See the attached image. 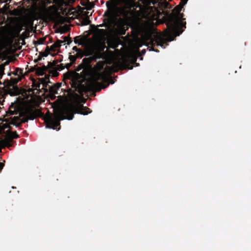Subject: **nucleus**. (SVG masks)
Segmentation results:
<instances>
[{
  "mask_svg": "<svg viewBox=\"0 0 251 251\" xmlns=\"http://www.w3.org/2000/svg\"><path fill=\"white\" fill-rule=\"evenodd\" d=\"M103 50V49L99 51H96L93 55L83 58L82 63L79 66V68L77 69V71L83 69L84 73L92 75L93 80L91 82L90 87L93 91L96 92L100 91L101 89H104L109 85L108 83L104 84L99 81L107 82L109 80H111V84L114 83L109 76L108 71L106 68H104L105 65L104 61L98 62L94 68L90 65L92 61H96L97 59L103 57L101 52Z\"/></svg>",
  "mask_w": 251,
  "mask_h": 251,
  "instance_id": "f257e3e1",
  "label": "nucleus"
},
{
  "mask_svg": "<svg viewBox=\"0 0 251 251\" xmlns=\"http://www.w3.org/2000/svg\"><path fill=\"white\" fill-rule=\"evenodd\" d=\"M73 99L75 104L67 106L63 109H59L55 112L53 117L48 118L46 120L47 128L57 129V127L60 126V121L64 119L72 120L75 113L86 115L90 113L89 109L81 104V103L85 102L84 99L77 94H75Z\"/></svg>",
  "mask_w": 251,
  "mask_h": 251,
  "instance_id": "f03ea898",
  "label": "nucleus"
},
{
  "mask_svg": "<svg viewBox=\"0 0 251 251\" xmlns=\"http://www.w3.org/2000/svg\"><path fill=\"white\" fill-rule=\"evenodd\" d=\"M169 31H167V35L169 36L173 34L176 36H179L183 31L180 29V26L185 27L180 20V17L178 15L172 20V21L168 23L167 25Z\"/></svg>",
  "mask_w": 251,
  "mask_h": 251,
  "instance_id": "7ed1b4c3",
  "label": "nucleus"
},
{
  "mask_svg": "<svg viewBox=\"0 0 251 251\" xmlns=\"http://www.w3.org/2000/svg\"><path fill=\"white\" fill-rule=\"evenodd\" d=\"M150 44L151 46V49L150 50L156 51H158L152 49L154 46H161L163 47L164 45L163 39L161 37L160 35L155 34L153 35V37H151L150 38Z\"/></svg>",
  "mask_w": 251,
  "mask_h": 251,
  "instance_id": "20e7f679",
  "label": "nucleus"
},
{
  "mask_svg": "<svg viewBox=\"0 0 251 251\" xmlns=\"http://www.w3.org/2000/svg\"><path fill=\"white\" fill-rule=\"evenodd\" d=\"M39 112L37 110L31 109H27L25 112L24 117L23 119V122H26L28 120H33L36 118L39 115Z\"/></svg>",
  "mask_w": 251,
  "mask_h": 251,
  "instance_id": "39448f33",
  "label": "nucleus"
},
{
  "mask_svg": "<svg viewBox=\"0 0 251 251\" xmlns=\"http://www.w3.org/2000/svg\"><path fill=\"white\" fill-rule=\"evenodd\" d=\"M63 40H57L50 47V50L52 51H55L56 49L59 48L61 46V44L65 42H67V45H70L72 42V40L68 37H63Z\"/></svg>",
  "mask_w": 251,
  "mask_h": 251,
  "instance_id": "423d86ee",
  "label": "nucleus"
},
{
  "mask_svg": "<svg viewBox=\"0 0 251 251\" xmlns=\"http://www.w3.org/2000/svg\"><path fill=\"white\" fill-rule=\"evenodd\" d=\"M95 51L93 50H89L84 52L81 49L77 51L75 54L76 58H81L83 56H91L95 53Z\"/></svg>",
  "mask_w": 251,
  "mask_h": 251,
  "instance_id": "0eeeda50",
  "label": "nucleus"
},
{
  "mask_svg": "<svg viewBox=\"0 0 251 251\" xmlns=\"http://www.w3.org/2000/svg\"><path fill=\"white\" fill-rule=\"evenodd\" d=\"M60 87V85L55 84L52 86L50 89V92L52 99H54L55 96V95L58 94V90Z\"/></svg>",
  "mask_w": 251,
  "mask_h": 251,
  "instance_id": "6e6552de",
  "label": "nucleus"
},
{
  "mask_svg": "<svg viewBox=\"0 0 251 251\" xmlns=\"http://www.w3.org/2000/svg\"><path fill=\"white\" fill-rule=\"evenodd\" d=\"M48 67L44 65L42 67H38L37 71L39 75H44L45 72L48 70Z\"/></svg>",
  "mask_w": 251,
  "mask_h": 251,
  "instance_id": "1a4fd4ad",
  "label": "nucleus"
},
{
  "mask_svg": "<svg viewBox=\"0 0 251 251\" xmlns=\"http://www.w3.org/2000/svg\"><path fill=\"white\" fill-rule=\"evenodd\" d=\"M7 135L11 139H17L19 138V135L16 131L13 132L10 130H7Z\"/></svg>",
  "mask_w": 251,
  "mask_h": 251,
  "instance_id": "9d476101",
  "label": "nucleus"
},
{
  "mask_svg": "<svg viewBox=\"0 0 251 251\" xmlns=\"http://www.w3.org/2000/svg\"><path fill=\"white\" fill-rule=\"evenodd\" d=\"M46 9L45 8H41L39 12H36L35 10L32 12L34 17L36 19L38 17H40L42 15V13L44 12Z\"/></svg>",
  "mask_w": 251,
  "mask_h": 251,
  "instance_id": "9b49d317",
  "label": "nucleus"
},
{
  "mask_svg": "<svg viewBox=\"0 0 251 251\" xmlns=\"http://www.w3.org/2000/svg\"><path fill=\"white\" fill-rule=\"evenodd\" d=\"M183 6L180 5V4L179 3V4L178 5L176 6L175 8V10L176 11V12L179 13L180 12V11L181 10Z\"/></svg>",
  "mask_w": 251,
  "mask_h": 251,
  "instance_id": "f8f14e48",
  "label": "nucleus"
},
{
  "mask_svg": "<svg viewBox=\"0 0 251 251\" xmlns=\"http://www.w3.org/2000/svg\"><path fill=\"white\" fill-rule=\"evenodd\" d=\"M69 58L70 60V61L71 62V63H74L76 59L77 58H76L75 55H71L69 56Z\"/></svg>",
  "mask_w": 251,
  "mask_h": 251,
  "instance_id": "ddd939ff",
  "label": "nucleus"
},
{
  "mask_svg": "<svg viewBox=\"0 0 251 251\" xmlns=\"http://www.w3.org/2000/svg\"><path fill=\"white\" fill-rule=\"evenodd\" d=\"M22 30V26H20L17 27V28L16 29V36H18L19 35V34Z\"/></svg>",
  "mask_w": 251,
  "mask_h": 251,
  "instance_id": "4468645a",
  "label": "nucleus"
},
{
  "mask_svg": "<svg viewBox=\"0 0 251 251\" xmlns=\"http://www.w3.org/2000/svg\"><path fill=\"white\" fill-rule=\"evenodd\" d=\"M10 124L14 125L17 127L19 126V124L17 122V121L15 119H12L10 123Z\"/></svg>",
  "mask_w": 251,
  "mask_h": 251,
  "instance_id": "2eb2a0df",
  "label": "nucleus"
},
{
  "mask_svg": "<svg viewBox=\"0 0 251 251\" xmlns=\"http://www.w3.org/2000/svg\"><path fill=\"white\" fill-rule=\"evenodd\" d=\"M65 77L67 79H71L72 77H73V76L71 74L68 73L65 74Z\"/></svg>",
  "mask_w": 251,
  "mask_h": 251,
  "instance_id": "dca6fc26",
  "label": "nucleus"
},
{
  "mask_svg": "<svg viewBox=\"0 0 251 251\" xmlns=\"http://www.w3.org/2000/svg\"><path fill=\"white\" fill-rule=\"evenodd\" d=\"M78 37H75V38H74V42L75 44H77V43H78L79 45H81V42H79V39H78Z\"/></svg>",
  "mask_w": 251,
  "mask_h": 251,
  "instance_id": "f3484780",
  "label": "nucleus"
},
{
  "mask_svg": "<svg viewBox=\"0 0 251 251\" xmlns=\"http://www.w3.org/2000/svg\"><path fill=\"white\" fill-rule=\"evenodd\" d=\"M188 0H181L180 2V5L184 6L185 4H186Z\"/></svg>",
  "mask_w": 251,
  "mask_h": 251,
  "instance_id": "a211bd4d",
  "label": "nucleus"
},
{
  "mask_svg": "<svg viewBox=\"0 0 251 251\" xmlns=\"http://www.w3.org/2000/svg\"><path fill=\"white\" fill-rule=\"evenodd\" d=\"M80 49H78V48H77L76 47H75H75H74L73 48V50H74L76 52H77V51H78L80 50Z\"/></svg>",
  "mask_w": 251,
  "mask_h": 251,
  "instance_id": "6ab92c4d",
  "label": "nucleus"
},
{
  "mask_svg": "<svg viewBox=\"0 0 251 251\" xmlns=\"http://www.w3.org/2000/svg\"><path fill=\"white\" fill-rule=\"evenodd\" d=\"M79 84H77L76 83H75L73 82V84H72L73 85V87H77L79 86Z\"/></svg>",
  "mask_w": 251,
  "mask_h": 251,
  "instance_id": "aec40b11",
  "label": "nucleus"
},
{
  "mask_svg": "<svg viewBox=\"0 0 251 251\" xmlns=\"http://www.w3.org/2000/svg\"><path fill=\"white\" fill-rule=\"evenodd\" d=\"M40 84L38 83L36 85V89H37L38 88H40Z\"/></svg>",
  "mask_w": 251,
  "mask_h": 251,
  "instance_id": "412c9836",
  "label": "nucleus"
},
{
  "mask_svg": "<svg viewBox=\"0 0 251 251\" xmlns=\"http://www.w3.org/2000/svg\"><path fill=\"white\" fill-rule=\"evenodd\" d=\"M3 166L4 165L2 163H0V170H1L3 168Z\"/></svg>",
  "mask_w": 251,
  "mask_h": 251,
  "instance_id": "4be33fe9",
  "label": "nucleus"
},
{
  "mask_svg": "<svg viewBox=\"0 0 251 251\" xmlns=\"http://www.w3.org/2000/svg\"><path fill=\"white\" fill-rule=\"evenodd\" d=\"M72 63H69V64H66V68H69L71 66V64Z\"/></svg>",
  "mask_w": 251,
  "mask_h": 251,
  "instance_id": "5701e85b",
  "label": "nucleus"
},
{
  "mask_svg": "<svg viewBox=\"0 0 251 251\" xmlns=\"http://www.w3.org/2000/svg\"><path fill=\"white\" fill-rule=\"evenodd\" d=\"M3 128H8L9 127V126L8 125H3Z\"/></svg>",
  "mask_w": 251,
  "mask_h": 251,
  "instance_id": "b1692460",
  "label": "nucleus"
},
{
  "mask_svg": "<svg viewBox=\"0 0 251 251\" xmlns=\"http://www.w3.org/2000/svg\"><path fill=\"white\" fill-rule=\"evenodd\" d=\"M142 54H144L146 53V50H142Z\"/></svg>",
  "mask_w": 251,
  "mask_h": 251,
  "instance_id": "393cba45",
  "label": "nucleus"
},
{
  "mask_svg": "<svg viewBox=\"0 0 251 251\" xmlns=\"http://www.w3.org/2000/svg\"><path fill=\"white\" fill-rule=\"evenodd\" d=\"M42 43H43V41L42 40H40V41H39V44H42Z\"/></svg>",
  "mask_w": 251,
  "mask_h": 251,
  "instance_id": "a878e982",
  "label": "nucleus"
},
{
  "mask_svg": "<svg viewBox=\"0 0 251 251\" xmlns=\"http://www.w3.org/2000/svg\"><path fill=\"white\" fill-rule=\"evenodd\" d=\"M116 47H117V46H114V47H112V48L113 49H115V48H116Z\"/></svg>",
  "mask_w": 251,
  "mask_h": 251,
  "instance_id": "bb28decb",
  "label": "nucleus"
},
{
  "mask_svg": "<svg viewBox=\"0 0 251 251\" xmlns=\"http://www.w3.org/2000/svg\"><path fill=\"white\" fill-rule=\"evenodd\" d=\"M78 92H79V93H81V91L80 90H79Z\"/></svg>",
  "mask_w": 251,
  "mask_h": 251,
  "instance_id": "cd10ccee",
  "label": "nucleus"
}]
</instances>
